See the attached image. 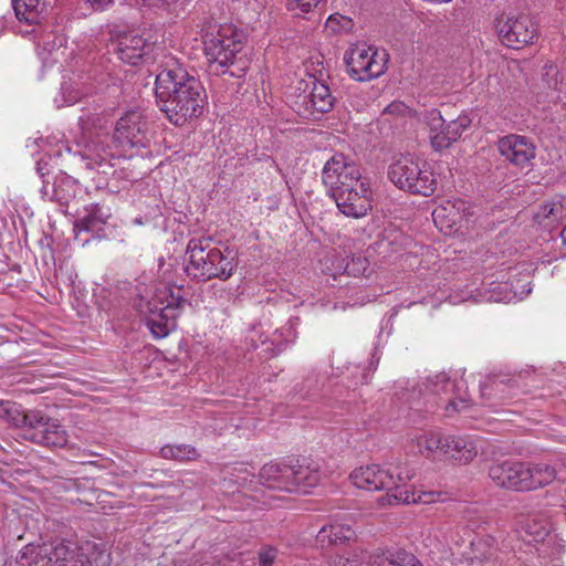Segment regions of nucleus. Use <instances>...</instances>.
<instances>
[{"label": "nucleus", "mask_w": 566, "mask_h": 566, "mask_svg": "<svg viewBox=\"0 0 566 566\" xmlns=\"http://www.w3.org/2000/svg\"><path fill=\"white\" fill-rule=\"evenodd\" d=\"M344 60L348 74L356 81H369L386 71V54L365 44H356L346 51Z\"/></svg>", "instance_id": "obj_7"}, {"label": "nucleus", "mask_w": 566, "mask_h": 566, "mask_svg": "<svg viewBox=\"0 0 566 566\" xmlns=\"http://www.w3.org/2000/svg\"><path fill=\"white\" fill-rule=\"evenodd\" d=\"M46 415L38 409H23L21 408L19 417L15 419L13 427L20 430L22 439L35 443L40 438L43 424L45 423Z\"/></svg>", "instance_id": "obj_20"}, {"label": "nucleus", "mask_w": 566, "mask_h": 566, "mask_svg": "<svg viewBox=\"0 0 566 566\" xmlns=\"http://www.w3.org/2000/svg\"><path fill=\"white\" fill-rule=\"evenodd\" d=\"M560 235H562L564 244H566V223H565V227H564Z\"/></svg>", "instance_id": "obj_54"}, {"label": "nucleus", "mask_w": 566, "mask_h": 566, "mask_svg": "<svg viewBox=\"0 0 566 566\" xmlns=\"http://www.w3.org/2000/svg\"><path fill=\"white\" fill-rule=\"evenodd\" d=\"M94 11H105L109 9L115 0H84Z\"/></svg>", "instance_id": "obj_47"}, {"label": "nucleus", "mask_w": 566, "mask_h": 566, "mask_svg": "<svg viewBox=\"0 0 566 566\" xmlns=\"http://www.w3.org/2000/svg\"><path fill=\"white\" fill-rule=\"evenodd\" d=\"M86 150L87 157L94 160L98 166H102L103 163L108 161V159L113 157L106 136L102 137L101 135H96L93 137L87 144Z\"/></svg>", "instance_id": "obj_34"}, {"label": "nucleus", "mask_w": 566, "mask_h": 566, "mask_svg": "<svg viewBox=\"0 0 566 566\" xmlns=\"http://www.w3.org/2000/svg\"><path fill=\"white\" fill-rule=\"evenodd\" d=\"M527 463L505 460L494 463L489 469V476L499 486L524 492L527 491Z\"/></svg>", "instance_id": "obj_11"}, {"label": "nucleus", "mask_w": 566, "mask_h": 566, "mask_svg": "<svg viewBox=\"0 0 566 566\" xmlns=\"http://www.w3.org/2000/svg\"><path fill=\"white\" fill-rule=\"evenodd\" d=\"M367 263L368 262L365 258H361V256L354 258V259H352L350 262L347 263L346 271L349 274H353L354 276H358V275L365 273V271L367 270Z\"/></svg>", "instance_id": "obj_44"}, {"label": "nucleus", "mask_w": 566, "mask_h": 566, "mask_svg": "<svg viewBox=\"0 0 566 566\" xmlns=\"http://www.w3.org/2000/svg\"><path fill=\"white\" fill-rule=\"evenodd\" d=\"M361 377H363V380H361L363 382L367 381V374L366 373H364Z\"/></svg>", "instance_id": "obj_56"}, {"label": "nucleus", "mask_w": 566, "mask_h": 566, "mask_svg": "<svg viewBox=\"0 0 566 566\" xmlns=\"http://www.w3.org/2000/svg\"><path fill=\"white\" fill-rule=\"evenodd\" d=\"M159 454L163 459L179 462L193 461L199 458L198 451L190 444H167L160 449Z\"/></svg>", "instance_id": "obj_35"}, {"label": "nucleus", "mask_w": 566, "mask_h": 566, "mask_svg": "<svg viewBox=\"0 0 566 566\" xmlns=\"http://www.w3.org/2000/svg\"><path fill=\"white\" fill-rule=\"evenodd\" d=\"M12 7L19 21L36 24L43 18L46 0H12Z\"/></svg>", "instance_id": "obj_28"}, {"label": "nucleus", "mask_w": 566, "mask_h": 566, "mask_svg": "<svg viewBox=\"0 0 566 566\" xmlns=\"http://www.w3.org/2000/svg\"><path fill=\"white\" fill-rule=\"evenodd\" d=\"M40 436H43L42 439L40 438L35 443L44 447L63 448L67 444L69 440L65 428L57 419L49 416L45 419Z\"/></svg>", "instance_id": "obj_29"}, {"label": "nucleus", "mask_w": 566, "mask_h": 566, "mask_svg": "<svg viewBox=\"0 0 566 566\" xmlns=\"http://www.w3.org/2000/svg\"><path fill=\"white\" fill-rule=\"evenodd\" d=\"M326 380L327 377L325 374L312 373L307 375L301 384L300 395L303 398H316L323 390Z\"/></svg>", "instance_id": "obj_36"}, {"label": "nucleus", "mask_w": 566, "mask_h": 566, "mask_svg": "<svg viewBox=\"0 0 566 566\" xmlns=\"http://www.w3.org/2000/svg\"><path fill=\"white\" fill-rule=\"evenodd\" d=\"M339 176L345 180L354 182L361 177L358 167L352 163L344 154H335L324 165L322 170V181L329 195L340 188L337 186Z\"/></svg>", "instance_id": "obj_13"}, {"label": "nucleus", "mask_w": 566, "mask_h": 566, "mask_svg": "<svg viewBox=\"0 0 566 566\" xmlns=\"http://www.w3.org/2000/svg\"><path fill=\"white\" fill-rule=\"evenodd\" d=\"M353 185H354V182H350V181H348V180H345V177L339 176V182H338V185H337L339 188H348V187H350V186H353Z\"/></svg>", "instance_id": "obj_52"}, {"label": "nucleus", "mask_w": 566, "mask_h": 566, "mask_svg": "<svg viewBox=\"0 0 566 566\" xmlns=\"http://www.w3.org/2000/svg\"><path fill=\"white\" fill-rule=\"evenodd\" d=\"M80 543L61 541L52 545L43 566H70L76 559Z\"/></svg>", "instance_id": "obj_30"}, {"label": "nucleus", "mask_w": 566, "mask_h": 566, "mask_svg": "<svg viewBox=\"0 0 566 566\" xmlns=\"http://www.w3.org/2000/svg\"><path fill=\"white\" fill-rule=\"evenodd\" d=\"M332 566H358V565L355 560L350 562L348 558L337 556L334 558Z\"/></svg>", "instance_id": "obj_49"}, {"label": "nucleus", "mask_w": 566, "mask_h": 566, "mask_svg": "<svg viewBox=\"0 0 566 566\" xmlns=\"http://www.w3.org/2000/svg\"><path fill=\"white\" fill-rule=\"evenodd\" d=\"M388 178L399 189L423 197L432 196L438 186L430 165L409 156L400 157L389 166Z\"/></svg>", "instance_id": "obj_4"}, {"label": "nucleus", "mask_w": 566, "mask_h": 566, "mask_svg": "<svg viewBox=\"0 0 566 566\" xmlns=\"http://www.w3.org/2000/svg\"><path fill=\"white\" fill-rule=\"evenodd\" d=\"M469 216H471L470 207L463 200L447 201L432 212L434 223L441 229L449 230L461 228L463 222H468Z\"/></svg>", "instance_id": "obj_17"}, {"label": "nucleus", "mask_w": 566, "mask_h": 566, "mask_svg": "<svg viewBox=\"0 0 566 566\" xmlns=\"http://www.w3.org/2000/svg\"><path fill=\"white\" fill-rule=\"evenodd\" d=\"M78 123L84 132H91L93 129H103L107 120L97 113H87L78 118Z\"/></svg>", "instance_id": "obj_40"}, {"label": "nucleus", "mask_w": 566, "mask_h": 566, "mask_svg": "<svg viewBox=\"0 0 566 566\" xmlns=\"http://www.w3.org/2000/svg\"><path fill=\"white\" fill-rule=\"evenodd\" d=\"M336 98L332 94L329 86L318 80L313 81L312 92L308 96L310 107L312 109V114H325L333 109L335 105Z\"/></svg>", "instance_id": "obj_27"}, {"label": "nucleus", "mask_w": 566, "mask_h": 566, "mask_svg": "<svg viewBox=\"0 0 566 566\" xmlns=\"http://www.w3.org/2000/svg\"><path fill=\"white\" fill-rule=\"evenodd\" d=\"M548 213H553L554 220L566 218V196H559L551 202Z\"/></svg>", "instance_id": "obj_43"}, {"label": "nucleus", "mask_w": 566, "mask_h": 566, "mask_svg": "<svg viewBox=\"0 0 566 566\" xmlns=\"http://www.w3.org/2000/svg\"><path fill=\"white\" fill-rule=\"evenodd\" d=\"M525 532L530 536L528 542L539 544L536 547L539 557L553 558L560 554L563 545L557 542L556 534L551 532L546 522H537L535 518L528 520L525 525Z\"/></svg>", "instance_id": "obj_15"}, {"label": "nucleus", "mask_w": 566, "mask_h": 566, "mask_svg": "<svg viewBox=\"0 0 566 566\" xmlns=\"http://www.w3.org/2000/svg\"><path fill=\"white\" fill-rule=\"evenodd\" d=\"M472 555L468 556V559L470 560L471 566H483L484 563L488 565L493 566V562H491V558L493 556V553L485 554L482 552V548L484 547V543L482 541L472 542Z\"/></svg>", "instance_id": "obj_39"}, {"label": "nucleus", "mask_w": 566, "mask_h": 566, "mask_svg": "<svg viewBox=\"0 0 566 566\" xmlns=\"http://www.w3.org/2000/svg\"><path fill=\"white\" fill-rule=\"evenodd\" d=\"M423 118L430 129V137L432 135H438L441 132H444L446 120L443 119L439 109L431 108L427 111Z\"/></svg>", "instance_id": "obj_38"}, {"label": "nucleus", "mask_w": 566, "mask_h": 566, "mask_svg": "<svg viewBox=\"0 0 566 566\" xmlns=\"http://www.w3.org/2000/svg\"><path fill=\"white\" fill-rule=\"evenodd\" d=\"M149 140V123L140 111H128L116 122L113 143L117 147H146Z\"/></svg>", "instance_id": "obj_9"}, {"label": "nucleus", "mask_w": 566, "mask_h": 566, "mask_svg": "<svg viewBox=\"0 0 566 566\" xmlns=\"http://www.w3.org/2000/svg\"><path fill=\"white\" fill-rule=\"evenodd\" d=\"M291 465L268 463L262 467L259 473L260 482L272 490L291 491L290 474Z\"/></svg>", "instance_id": "obj_23"}, {"label": "nucleus", "mask_w": 566, "mask_h": 566, "mask_svg": "<svg viewBox=\"0 0 566 566\" xmlns=\"http://www.w3.org/2000/svg\"><path fill=\"white\" fill-rule=\"evenodd\" d=\"M186 255L188 262L185 271L190 279L198 282L213 279L227 281L237 269V261L231 251L214 247L211 237L191 238L187 244Z\"/></svg>", "instance_id": "obj_2"}, {"label": "nucleus", "mask_w": 566, "mask_h": 566, "mask_svg": "<svg viewBox=\"0 0 566 566\" xmlns=\"http://www.w3.org/2000/svg\"><path fill=\"white\" fill-rule=\"evenodd\" d=\"M442 493L436 491H426L416 493L411 490L406 482H401L399 490L394 493H388L380 497L382 505H399V504H431L442 501Z\"/></svg>", "instance_id": "obj_18"}, {"label": "nucleus", "mask_w": 566, "mask_h": 566, "mask_svg": "<svg viewBox=\"0 0 566 566\" xmlns=\"http://www.w3.org/2000/svg\"><path fill=\"white\" fill-rule=\"evenodd\" d=\"M367 564L368 566H423L412 553L405 549L369 555Z\"/></svg>", "instance_id": "obj_26"}, {"label": "nucleus", "mask_w": 566, "mask_h": 566, "mask_svg": "<svg viewBox=\"0 0 566 566\" xmlns=\"http://www.w3.org/2000/svg\"><path fill=\"white\" fill-rule=\"evenodd\" d=\"M147 326L153 335L157 338L166 337L171 329L175 328L176 318H166L160 315V312L148 313Z\"/></svg>", "instance_id": "obj_37"}, {"label": "nucleus", "mask_w": 566, "mask_h": 566, "mask_svg": "<svg viewBox=\"0 0 566 566\" xmlns=\"http://www.w3.org/2000/svg\"><path fill=\"white\" fill-rule=\"evenodd\" d=\"M46 164H42V161L36 163V172L40 178H44L49 174V169Z\"/></svg>", "instance_id": "obj_51"}, {"label": "nucleus", "mask_w": 566, "mask_h": 566, "mask_svg": "<svg viewBox=\"0 0 566 566\" xmlns=\"http://www.w3.org/2000/svg\"><path fill=\"white\" fill-rule=\"evenodd\" d=\"M111 554L105 546L92 541H82L77 546L76 559L70 566H109Z\"/></svg>", "instance_id": "obj_22"}, {"label": "nucleus", "mask_w": 566, "mask_h": 566, "mask_svg": "<svg viewBox=\"0 0 566 566\" xmlns=\"http://www.w3.org/2000/svg\"><path fill=\"white\" fill-rule=\"evenodd\" d=\"M275 557H276V549L275 548L268 547L265 549H262L259 553L260 566H272Z\"/></svg>", "instance_id": "obj_46"}, {"label": "nucleus", "mask_w": 566, "mask_h": 566, "mask_svg": "<svg viewBox=\"0 0 566 566\" xmlns=\"http://www.w3.org/2000/svg\"><path fill=\"white\" fill-rule=\"evenodd\" d=\"M354 536L355 532L350 526L343 524H331L321 528L317 534V542L322 545L325 543L338 545L350 541Z\"/></svg>", "instance_id": "obj_31"}, {"label": "nucleus", "mask_w": 566, "mask_h": 566, "mask_svg": "<svg viewBox=\"0 0 566 566\" xmlns=\"http://www.w3.org/2000/svg\"><path fill=\"white\" fill-rule=\"evenodd\" d=\"M331 197L346 217L358 219L371 210V189L369 180L365 177L355 180L348 188L336 190Z\"/></svg>", "instance_id": "obj_10"}, {"label": "nucleus", "mask_w": 566, "mask_h": 566, "mask_svg": "<svg viewBox=\"0 0 566 566\" xmlns=\"http://www.w3.org/2000/svg\"><path fill=\"white\" fill-rule=\"evenodd\" d=\"M42 192H43L44 195H46V193H48V189H46V186H45V185H43V187H42Z\"/></svg>", "instance_id": "obj_55"}, {"label": "nucleus", "mask_w": 566, "mask_h": 566, "mask_svg": "<svg viewBox=\"0 0 566 566\" xmlns=\"http://www.w3.org/2000/svg\"><path fill=\"white\" fill-rule=\"evenodd\" d=\"M492 285H494V286L490 290V296L488 297L490 301H494V302L510 301L511 297L507 295V293L502 294L503 291L507 292L506 284L492 283Z\"/></svg>", "instance_id": "obj_45"}, {"label": "nucleus", "mask_w": 566, "mask_h": 566, "mask_svg": "<svg viewBox=\"0 0 566 566\" xmlns=\"http://www.w3.org/2000/svg\"><path fill=\"white\" fill-rule=\"evenodd\" d=\"M113 46L118 59L132 65H136L151 50V44L135 33L119 35Z\"/></svg>", "instance_id": "obj_16"}, {"label": "nucleus", "mask_w": 566, "mask_h": 566, "mask_svg": "<svg viewBox=\"0 0 566 566\" xmlns=\"http://www.w3.org/2000/svg\"><path fill=\"white\" fill-rule=\"evenodd\" d=\"M527 463V491L535 490L552 483L554 480H564L559 475L557 463L526 462Z\"/></svg>", "instance_id": "obj_25"}, {"label": "nucleus", "mask_w": 566, "mask_h": 566, "mask_svg": "<svg viewBox=\"0 0 566 566\" xmlns=\"http://www.w3.org/2000/svg\"><path fill=\"white\" fill-rule=\"evenodd\" d=\"M412 441L418 448V452L427 458L436 452L442 453L444 436L437 431H424L417 434Z\"/></svg>", "instance_id": "obj_32"}, {"label": "nucleus", "mask_w": 566, "mask_h": 566, "mask_svg": "<svg viewBox=\"0 0 566 566\" xmlns=\"http://www.w3.org/2000/svg\"><path fill=\"white\" fill-rule=\"evenodd\" d=\"M497 149L506 161L521 168L528 167L536 155L534 144L527 137L516 134L500 138Z\"/></svg>", "instance_id": "obj_12"}, {"label": "nucleus", "mask_w": 566, "mask_h": 566, "mask_svg": "<svg viewBox=\"0 0 566 566\" xmlns=\"http://www.w3.org/2000/svg\"><path fill=\"white\" fill-rule=\"evenodd\" d=\"M21 408V405L13 401L0 400V418L13 426L15 419L19 417Z\"/></svg>", "instance_id": "obj_41"}, {"label": "nucleus", "mask_w": 566, "mask_h": 566, "mask_svg": "<svg viewBox=\"0 0 566 566\" xmlns=\"http://www.w3.org/2000/svg\"><path fill=\"white\" fill-rule=\"evenodd\" d=\"M426 389L439 397L437 405L442 406L446 417H452L470 407L468 387L462 379L451 380L447 374L440 373L428 378Z\"/></svg>", "instance_id": "obj_6"}, {"label": "nucleus", "mask_w": 566, "mask_h": 566, "mask_svg": "<svg viewBox=\"0 0 566 566\" xmlns=\"http://www.w3.org/2000/svg\"><path fill=\"white\" fill-rule=\"evenodd\" d=\"M244 34L231 24L220 25L216 33L203 38L205 54L210 62V71L216 74L229 73L240 76L245 71L242 56Z\"/></svg>", "instance_id": "obj_3"}, {"label": "nucleus", "mask_w": 566, "mask_h": 566, "mask_svg": "<svg viewBox=\"0 0 566 566\" xmlns=\"http://www.w3.org/2000/svg\"><path fill=\"white\" fill-rule=\"evenodd\" d=\"M555 4L559 10L566 11V0H555Z\"/></svg>", "instance_id": "obj_53"}, {"label": "nucleus", "mask_w": 566, "mask_h": 566, "mask_svg": "<svg viewBox=\"0 0 566 566\" xmlns=\"http://www.w3.org/2000/svg\"><path fill=\"white\" fill-rule=\"evenodd\" d=\"M549 207H552L551 202L541 206L538 212L535 214V219L538 223H543L546 219L553 218V213H548Z\"/></svg>", "instance_id": "obj_48"}, {"label": "nucleus", "mask_w": 566, "mask_h": 566, "mask_svg": "<svg viewBox=\"0 0 566 566\" xmlns=\"http://www.w3.org/2000/svg\"><path fill=\"white\" fill-rule=\"evenodd\" d=\"M187 304V300L181 294V289L167 287L161 291L156 297L147 301L145 304L140 303V311L143 313L160 312V315L166 318H177L184 307Z\"/></svg>", "instance_id": "obj_14"}, {"label": "nucleus", "mask_w": 566, "mask_h": 566, "mask_svg": "<svg viewBox=\"0 0 566 566\" xmlns=\"http://www.w3.org/2000/svg\"><path fill=\"white\" fill-rule=\"evenodd\" d=\"M143 2L147 3L148 6H160V4H171L177 2L178 0H142Z\"/></svg>", "instance_id": "obj_50"}, {"label": "nucleus", "mask_w": 566, "mask_h": 566, "mask_svg": "<svg viewBox=\"0 0 566 566\" xmlns=\"http://www.w3.org/2000/svg\"><path fill=\"white\" fill-rule=\"evenodd\" d=\"M415 473L400 467L381 469L377 464L360 467L350 474V480L358 489L367 491L386 490L394 493L399 490L401 482L410 481Z\"/></svg>", "instance_id": "obj_5"}, {"label": "nucleus", "mask_w": 566, "mask_h": 566, "mask_svg": "<svg viewBox=\"0 0 566 566\" xmlns=\"http://www.w3.org/2000/svg\"><path fill=\"white\" fill-rule=\"evenodd\" d=\"M290 492L308 493L321 481V471L316 463L304 459L297 465H291Z\"/></svg>", "instance_id": "obj_19"}, {"label": "nucleus", "mask_w": 566, "mask_h": 566, "mask_svg": "<svg viewBox=\"0 0 566 566\" xmlns=\"http://www.w3.org/2000/svg\"><path fill=\"white\" fill-rule=\"evenodd\" d=\"M442 454L455 461L468 463L478 454V446L469 436H446Z\"/></svg>", "instance_id": "obj_21"}, {"label": "nucleus", "mask_w": 566, "mask_h": 566, "mask_svg": "<svg viewBox=\"0 0 566 566\" xmlns=\"http://www.w3.org/2000/svg\"><path fill=\"white\" fill-rule=\"evenodd\" d=\"M495 28L502 43L515 50L533 43L537 36V24L527 13L501 17L496 19Z\"/></svg>", "instance_id": "obj_8"}, {"label": "nucleus", "mask_w": 566, "mask_h": 566, "mask_svg": "<svg viewBox=\"0 0 566 566\" xmlns=\"http://www.w3.org/2000/svg\"><path fill=\"white\" fill-rule=\"evenodd\" d=\"M155 95L159 109L176 126L199 117L207 104V93L199 78L175 60L157 74Z\"/></svg>", "instance_id": "obj_1"}, {"label": "nucleus", "mask_w": 566, "mask_h": 566, "mask_svg": "<svg viewBox=\"0 0 566 566\" xmlns=\"http://www.w3.org/2000/svg\"><path fill=\"white\" fill-rule=\"evenodd\" d=\"M392 115L397 117H413L416 112L403 102L394 101L382 112V116Z\"/></svg>", "instance_id": "obj_42"}, {"label": "nucleus", "mask_w": 566, "mask_h": 566, "mask_svg": "<svg viewBox=\"0 0 566 566\" xmlns=\"http://www.w3.org/2000/svg\"><path fill=\"white\" fill-rule=\"evenodd\" d=\"M109 216L107 209H104L97 203L91 205L85 208V214L77 219L76 227L85 231L95 230L101 224H104Z\"/></svg>", "instance_id": "obj_33"}, {"label": "nucleus", "mask_w": 566, "mask_h": 566, "mask_svg": "<svg viewBox=\"0 0 566 566\" xmlns=\"http://www.w3.org/2000/svg\"><path fill=\"white\" fill-rule=\"evenodd\" d=\"M471 118L467 114H461L458 118L446 124L444 132L431 136V145L436 150L448 148L455 143L462 134L470 127Z\"/></svg>", "instance_id": "obj_24"}]
</instances>
